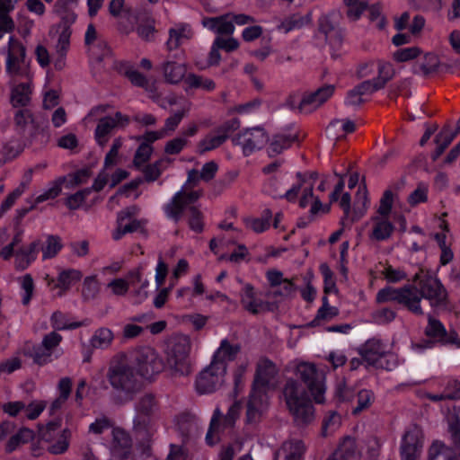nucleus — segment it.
Masks as SVG:
<instances>
[{
    "mask_svg": "<svg viewBox=\"0 0 460 460\" xmlns=\"http://www.w3.org/2000/svg\"><path fill=\"white\" fill-rule=\"evenodd\" d=\"M167 164L168 161L166 159H161L152 164L146 166L143 171L145 179L147 181H155L157 180L162 172L165 169Z\"/></svg>",
    "mask_w": 460,
    "mask_h": 460,
    "instance_id": "nucleus-54",
    "label": "nucleus"
},
{
    "mask_svg": "<svg viewBox=\"0 0 460 460\" xmlns=\"http://www.w3.org/2000/svg\"><path fill=\"white\" fill-rule=\"evenodd\" d=\"M138 377L132 363L123 358L113 360L107 372V379L111 387L128 400L140 388Z\"/></svg>",
    "mask_w": 460,
    "mask_h": 460,
    "instance_id": "nucleus-3",
    "label": "nucleus"
},
{
    "mask_svg": "<svg viewBox=\"0 0 460 460\" xmlns=\"http://www.w3.org/2000/svg\"><path fill=\"white\" fill-rule=\"evenodd\" d=\"M448 386L453 388V391L450 392L448 388H447L442 394H427L426 396L432 401H441L445 399H458L460 398V383L456 380L450 381L448 383Z\"/></svg>",
    "mask_w": 460,
    "mask_h": 460,
    "instance_id": "nucleus-56",
    "label": "nucleus"
},
{
    "mask_svg": "<svg viewBox=\"0 0 460 460\" xmlns=\"http://www.w3.org/2000/svg\"><path fill=\"white\" fill-rule=\"evenodd\" d=\"M394 196L395 194L391 190H385L375 213L391 217Z\"/></svg>",
    "mask_w": 460,
    "mask_h": 460,
    "instance_id": "nucleus-58",
    "label": "nucleus"
},
{
    "mask_svg": "<svg viewBox=\"0 0 460 460\" xmlns=\"http://www.w3.org/2000/svg\"><path fill=\"white\" fill-rule=\"evenodd\" d=\"M270 213L268 211L264 217L254 218L247 217L244 219V224L247 228L252 229L255 233H262L270 226Z\"/></svg>",
    "mask_w": 460,
    "mask_h": 460,
    "instance_id": "nucleus-57",
    "label": "nucleus"
},
{
    "mask_svg": "<svg viewBox=\"0 0 460 460\" xmlns=\"http://www.w3.org/2000/svg\"><path fill=\"white\" fill-rule=\"evenodd\" d=\"M266 279L270 286L267 293L269 297L282 301L291 296L296 291V286L292 279L284 278L283 273L278 270H269Z\"/></svg>",
    "mask_w": 460,
    "mask_h": 460,
    "instance_id": "nucleus-16",
    "label": "nucleus"
},
{
    "mask_svg": "<svg viewBox=\"0 0 460 460\" xmlns=\"http://www.w3.org/2000/svg\"><path fill=\"white\" fill-rule=\"evenodd\" d=\"M374 401V394L372 391L367 389H363L358 392L357 397V406L353 409V413L358 414L360 411L370 407Z\"/></svg>",
    "mask_w": 460,
    "mask_h": 460,
    "instance_id": "nucleus-60",
    "label": "nucleus"
},
{
    "mask_svg": "<svg viewBox=\"0 0 460 460\" xmlns=\"http://www.w3.org/2000/svg\"><path fill=\"white\" fill-rule=\"evenodd\" d=\"M31 176H32V170L30 169L26 173V177H27L26 181L22 182L13 191H12L6 197L4 201L2 203V205H1L2 213H4L7 210H9L13 206V204L16 202V200L23 194V192L27 189L29 182L31 181Z\"/></svg>",
    "mask_w": 460,
    "mask_h": 460,
    "instance_id": "nucleus-48",
    "label": "nucleus"
},
{
    "mask_svg": "<svg viewBox=\"0 0 460 460\" xmlns=\"http://www.w3.org/2000/svg\"><path fill=\"white\" fill-rule=\"evenodd\" d=\"M414 281H419L420 292L422 298L429 301L431 305L442 303L446 298V290L441 282L434 276L416 274Z\"/></svg>",
    "mask_w": 460,
    "mask_h": 460,
    "instance_id": "nucleus-21",
    "label": "nucleus"
},
{
    "mask_svg": "<svg viewBox=\"0 0 460 460\" xmlns=\"http://www.w3.org/2000/svg\"><path fill=\"white\" fill-rule=\"evenodd\" d=\"M199 191H187L185 186L177 191L165 205L164 212L167 217L178 222L185 210L189 211V226L197 233L203 230V219L200 211L193 206L199 199Z\"/></svg>",
    "mask_w": 460,
    "mask_h": 460,
    "instance_id": "nucleus-1",
    "label": "nucleus"
},
{
    "mask_svg": "<svg viewBox=\"0 0 460 460\" xmlns=\"http://www.w3.org/2000/svg\"><path fill=\"white\" fill-rule=\"evenodd\" d=\"M17 281L21 289L22 303L27 305L33 296L35 288L34 280L30 274H24L18 278Z\"/></svg>",
    "mask_w": 460,
    "mask_h": 460,
    "instance_id": "nucleus-50",
    "label": "nucleus"
},
{
    "mask_svg": "<svg viewBox=\"0 0 460 460\" xmlns=\"http://www.w3.org/2000/svg\"><path fill=\"white\" fill-rule=\"evenodd\" d=\"M428 199V186L424 183H420L418 187L409 195L408 203L414 207Z\"/></svg>",
    "mask_w": 460,
    "mask_h": 460,
    "instance_id": "nucleus-64",
    "label": "nucleus"
},
{
    "mask_svg": "<svg viewBox=\"0 0 460 460\" xmlns=\"http://www.w3.org/2000/svg\"><path fill=\"white\" fill-rule=\"evenodd\" d=\"M361 356L367 365L376 368L392 370L398 364L397 357L392 352V344L376 338L365 343Z\"/></svg>",
    "mask_w": 460,
    "mask_h": 460,
    "instance_id": "nucleus-6",
    "label": "nucleus"
},
{
    "mask_svg": "<svg viewBox=\"0 0 460 460\" xmlns=\"http://www.w3.org/2000/svg\"><path fill=\"white\" fill-rule=\"evenodd\" d=\"M239 350L240 347L238 345L230 344L226 340H223L219 348L215 351L211 362L223 365L225 371H226L227 362L234 360Z\"/></svg>",
    "mask_w": 460,
    "mask_h": 460,
    "instance_id": "nucleus-39",
    "label": "nucleus"
},
{
    "mask_svg": "<svg viewBox=\"0 0 460 460\" xmlns=\"http://www.w3.org/2000/svg\"><path fill=\"white\" fill-rule=\"evenodd\" d=\"M201 23L203 27L218 35H232L235 30L232 22V13L216 17H206Z\"/></svg>",
    "mask_w": 460,
    "mask_h": 460,
    "instance_id": "nucleus-25",
    "label": "nucleus"
},
{
    "mask_svg": "<svg viewBox=\"0 0 460 460\" xmlns=\"http://www.w3.org/2000/svg\"><path fill=\"white\" fill-rule=\"evenodd\" d=\"M395 74L394 68L392 64L387 62L379 63L378 65V76L373 80H369L375 91H377L385 86V84L391 80Z\"/></svg>",
    "mask_w": 460,
    "mask_h": 460,
    "instance_id": "nucleus-47",
    "label": "nucleus"
},
{
    "mask_svg": "<svg viewBox=\"0 0 460 460\" xmlns=\"http://www.w3.org/2000/svg\"><path fill=\"white\" fill-rule=\"evenodd\" d=\"M447 422L453 442L460 447V406L447 416Z\"/></svg>",
    "mask_w": 460,
    "mask_h": 460,
    "instance_id": "nucleus-49",
    "label": "nucleus"
},
{
    "mask_svg": "<svg viewBox=\"0 0 460 460\" xmlns=\"http://www.w3.org/2000/svg\"><path fill=\"white\" fill-rule=\"evenodd\" d=\"M401 288H395L392 287H385L380 289L376 296V301L378 304L396 302L400 304Z\"/></svg>",
    "mask_w": 460,
    "mask_h": 460,
    "instance_id": "nucleus-53",
    "label": "nucleus"
},
{
    "mask_svg": "<svg viewBox=\"0 0 460 460\" xmlns=\"http://www.w3.org/2000/svg\"><path fill=\"white\" fill-rule=\"evenodd\" d=\"M108 289L115 296H125L129 289V280L126 279H114L107 285Z\"/></svg>",
    "mask_w": 460,
    "mask_h": 460,
    "instance_id": "nucleus-63",
    "label": "nucleus"
},
{
    "mask_svg": "<svg viewBox=\"0 0 460 460\" xmlns=\"http://www.w3.org/2000/svg\"><path fill=\"white\" fill-rule=\"evenodd\" d=\"M241 303L248 312L259 314L270 309V305L256 296L254 288L245 284L241 293Z\"/></svg>",
    "mask_w": 460,
    "mask_h": 460,
    "instance_id": "nucleus-28",
    "label": "nucleus"
},
{
    "mask_svg": "<svg viewBox=\"0 0 460 460\" xmlns=\"http://www.w3.org/2000/svg\"><path fill=\"white\" fill-rule=\"evenodd\" d=\"M71 29L66 24H60L57 28L58 40L55 44V54L57 59L55 66L61 69L65 65V57L70 46Z\"/></svg>",
    "mask_w": 460,
    "mask_h": 460,
    "instance_id": "nucleus-26",
    "label": "nucleus"
},
{
    "mask_svg": "<svg viewBox=\"0 0 460 460\" xmlns=\"http://www.w3.org/2000/svg\"><path fill=\"white\" fill-rule=\"evenodd\" d=\"M192 36L191 29L186 24H178L169 30L167 49L173 50L188 41Z\"/></svg>",
    "mask_w": 460,
    "mask_h": 460,
    "instance_id": "nucleus-37",
    "label": "nucleus"
},
{
    "mask_svg": "<svg viewBox=\"0 0 460 460\" xmlns=\"http://www.w3.org/2000/svg\"><path fill=\"white\" fill-rule=\"evenodd\" d=\"M446 332L444 325L438 320L429 316L428 325L425 329V333L428 337L439 342Z\"/></svg>",
    "mask_w": 460,
    "mask_h": 460,
    "instance_id": "nucleus-52",
    "label": "nucleus"
},
{
    "mask_svg": "<svg viewBox=\"0 0 460 460\" xmlns=\"http://www.w3.org/2000/svg\"><path fill=\"white\" fill-rule=\"evenodd\" d=\"M61 341V335L55 332L47 334L42 340L41 346L34 353V361L44 365L58 358L61 355V350L57 349Z\"/></svg>",
    "mask_w": 460,
    "mask_h": 460,
    "instance_id": "nucleus-23",
    "label": "nucleus"
},
{
    "mask_svg": "<svg viewBox=\"0 0 460 460\" xmlns=\"http://www.w3.org/2000/svg\"><path fill=\"white\" fill-rule=\"evenodd\" d=\"M296 137L294 134L281 133L276 135L270 143L268 152L270 155L280 154L283 150L291 146L296 141Z\"/></svg>",
    "mask_w": 460,
    "mask_h": 460,
    "instance_id": "nucleus-44",
    "label": "nucleus"
},
{
    "mask_svg": "<svg viewBox=\"0 0 460 460\" xmlns=\"http://www.w3.org/2000/svg\"><path fill=\"white\" fill-rule=\"evenodd\" d=\"M239 127L235 119L228 120L206 135L197 145V152L203 155L219 147L228 138L231 132Z\"/></svg>",
    "mask_w": 460,
    "mask_h": 460,
    "instance_id": "nucleus-15",
    "label": "nucleus"
},
{
    "mask_svg": "<svg viewBox=\"0 0 460 460\" xmlns=\"http://www.w3.org/2000/svg\"><path fill=\"white\" fill-rule=\"evenodd\" d=\"M339 314V309L335 306H331L328 303L327 296L323 297V305L318 309L317 314L314 323L323 320L330 321Z\"/></svg>",
    "mask_w": 460,
    "mask_h": 460,
    "instance_id": "nucleus-59",
    "label": "nucleus"
},
{
    "mask_svg": "<svg viewBox=\"0 0 460 460\" xmlns=\"http://www.w3.org/2000/svg\"><path fill=\"white\" fill-rule=\"evenodd\" d=\"M334 93V86L328 84L319 88L314 93H305L301 97L290 96L288 104L292 110L301 112H311L324 103Z\"/></svg>",
    "mask_w": 460,
    "mask_h": 460,
    "instance_id": "nucleus-9",
    "label": "nucleus"
},
{
    "mask_svg": "<svg viewBox=\"0 0 460 460\" xmlns=\"http://www.w3.org/2000/svg\"><path fill=\"white\" fill-rule=\"evenodd\" d=\"M183 82L186 93L199 89L206 92H211L216 88V84L213 80L193 73H187Z\"/></svg>",
    "mask_w": 460,
    "mask_h": 460,
    "instance_id": "nucleus-40",
    "label": "nucleus"
},
{
    "mask_svg": "<svg viewBox=\"0 0 460 460\" xmlns=\"http://www.w3.org/2000/svg\"><path fill=\"white\" fill-rule=\"evenodd\" d=\"M226 371L223 365L211 362L196 378L195 388L198 394H211L220 388L225 383Z\"/></svg>",
    "mask_w": 460,
    "mask_h": 460,
    "instance_id": "nucleus-10",
    "label": "nucleus"
},
{
    "mask_svg": "<svg viewBox=\"0 0 460 460\" xmlns=\"http://www.w3.org/2000/svg\"><path fill=\"white\" fill-rule=\"evenodd\" d=\"M348 6V16L351 20H358L367 6V0H345Z\"/></svg>",
    "mask_w": 460,
    "mask_h": 460,
    "instance_id": "nucleus-61",
    "label": "nucleus"
},
{
    "mask_svg": "<svg viewBox=\"0 0 460 460\" xmlns=\"http://www.w3.org/2000/svg\"><path fill=\"white\" fill-rule=\"evenodd\" d=\"M161 71L166 83L178 84L187 75V66L184 63L168 60L162 64Z\"/></svg>",
    "mask_w": 460,
    "mask_h": 460,
    "instance_id": "nucleus-31",
    "label": "nucleus"
},
{
    "mask_svg": "<svg viewBox=\"0 0 460 460\" xmlns=\"http://www.w3.org/2000/svg\"><path fill=\"white\" fill-rule=\"evenodd\" d=\"M190 341L185 335H179L172 338L167 347V364L180 375L190 373Z\"/></svg>",
    "mask_w": 460,
    "mask_h": 460,
    "instance_id": "nucleus-8",
    "label": "nucleus"
},
{
    "mask_svg": "<svg viewBox=\"0 0 460 460\" xmlns=\"http://www.w3.org/2000/svg\"><path fill=\"white\" fill-rule=\"evenodd\" d=\"M313 188L314 180L312 177L297 173L295 181L286 190L283 191L279 188L267 190L276 198L285 199L291 203L298 202L301 208H305L311 204V213L316 214L322 209L323 205L320 199L314 197Z\"/></svg>",
    "mask_w": 460,
    "mask_h": 460,
    "instance_id": "nucleus-4",
    "label": "nucleus"
},
{
    "mask_svg": "<svg viewBox=\"0 0 460 460\" xmlns=\"http://www.w3.org/2000/svg\"><path fill=\"white\" fill-rule=\"evenodd\" d=\"M304 452L305 446L301 440H288L276 451L274 460H302Z\"/></svg>",
    "mask_w": 460,
    "mask_h": 460,
    "instance_id": "nucleus-32",
    "label": "nucleus"
},
{
    "mask_svg": "<svg viewBox=\"0 0 460 460\" xmlns=\"http://www.w3.org/2000/svg\"><path fill=\"white\" fill-rule=\"evenodd\" d=\"M375 92V87L372 86L370 81H364L348 93L345 104L353 108L358 107L368 95Z\"/></svg>",
    "mask_w": 460,
    "mask_h": 460,
    "instance_id": "nucleus-36",
    "label": "nucleus"
},
{
    "mask_svg": "<svg viewBox=\"0 0 460 460\" xmlns=\"http://www.w3.org/2000/svg\"><path fill=\"white\" fill-rule=\"evenodd\" d=\"M129 122L128 116L116 112L113 117H105L98 121L94 131L97 144L104 146L109 141V136L115 128L125 127Z\"/></svg>",
    "mask_w": 460,
    "mask_h": 460,
    "instance_id": "nucleus-22",
    "label": "nucleus"
},
{
    "mask_svg": "<svg viewBox=\"0 0 460 460\" xmlns=\"http://www.w3.org/2000/svg\"><path fill=\"white\" fill-rule=\"evenodd\" d=\"M5 74L12 82L22 78L31 81L32 72L26 58L25 46L16 38L9 37L6 47Z\"/></svg>",
    "mask_w": 460,
    "mask_h": 460,
    "instance_id": "nucleus-5",
    "label": "nucleus"
},
{
    "mask_svg": "<svg viewBox=\"0 0 460 460\" xmlns=\"http://www.w3.org/2000/svg\"><path fill=\"white\" fill-rule=\"evenodd\" d=\"M153 147L148 143H142L134 156V165L137 168L143 166L150 158Z\"/></svg>",
    "mask_w": 460,
    "mask_h": 460,
    "instance_id": "nucleus-62",
    "label": "nucleus"
},
{
    "mask_svg": "<svg viewBox=\"0 0 460 460\" xmlns=\"http://www.w3.org/2000/svg\"><path fill=\"white\" fill-rule=\"evenodd\" d=\"M423 447V433L420 427L413 425L407 429L401 442L402 460H418Z\"/></svg>",
    "mask_w": 460,
    "mask_h": 460,
    "instance_id": "nucleus-17",
    "label": "nucleus"
},
{
    "mask_svg": "<svg viewBox=\"0 0 460 460\" xmlns=\"http://www.w3.org/2000/svg\"><path fill=\"white\" fill-rule=\"evenodd\" d=\"M286 405L298 425L309 424L314 420V409L304 386L294 379H288L283 388Z\"/></svg>",
    "mask_w": 460,
    "mask_h": 460,
    "instance_id": "nucleus-2",
    "label": "nucleus"
},
{
    "mask_svg": "<svg viewBox=\"0 0 460 460\" xmlns=\"http://www.w3.org/2000/svg\"><path fill=\"white\" fill-rule=\"evenodd\" d=\"M62 248L61 239L56 235H49L41 247L42 259L48 260L55 257Z\"/></svg>",
    "mask_w": 460,
    "mask_h": 460,
    "instance_id": "nucleus-51",
    "label": "nucleus"
},
{
    "mask_svg": "<svg viewBox=\"0 0 460 460\" xmlns=\"http://www.w3.org/2000/svg\"><path fill=\"white\" fill-rule=\"evenodd\" d=\"M130 438L122 429L113 430V441L111 445V456L115 460H123L130 452Z\"/></svg>",
    "mask_w": 460,
    "mask_h": 460,
    "instance_id": "nucleus-33",
    "label": "nucleus"
},
{
    "mask_svg": "<svg viewBox=\"0 0 460 460\" xmlns=\"http://www.w3.org/2000/svg\"><path fill=\"white\" fill-rule=\"evenodd\" d=\"M421 299L420 292L413 285H406L401 288L400 305H402L415 314H423L420 306Z\"/></svg>",
    "mask_w": 460,
    "mask_h": 460,
    "instance_id": "nucleus-30",
    "label": "nucleus"
},
{
    "mask_svg": "<svg viewBox=\"0 0 460 460\" xmlns=\"http://www.w3.org/2000/svg\"><path fill=\"white\" fill-rule=\"evenodd\" d=\"M81 271L77 270H66L58 274L57 288H59V296H62L73 285L82 279Z\"/></svg>",
    "mask_w": 460,
    "mask_h": 460,
    "instance_id": "nucleus-43",
    "label": "nucleus"
},
{
    "mask_svg": "<svg viewBox=\"0 0 460 460\" xmlns=\"http://www.w3.org/2000/svg\"><path fill=\"white\" fill-rule=\"evenodd\" d=\"M137 212V208L133 207L121 211L118 215L117 227L112 233L114 240H119L124 234L136 232L143 227L144 221L134 217Z\"/></svg>",
    "mask_w": 460,
    "mask_h": 460,
    "instance_id": "nucleus-24",
    "label": "nucleus"
},
{
    "mask_svg": "<svg viewBox=\"0 0 460 460\" xmlns=\"http://www.w3.org/2000/svg\"><path fill=\"white\" fill-rule=\"evenodd\" d=\"M268 135L261 127L247 128L234 137L233 142L240 146L244 155H250L268 142Z\"/></svg>",
    "mask_w": 460,
    "mask_h": 460,
    "instance_id": "nucleus-18",
    "label": "nucleus"
},
{
    "mask_svg": "<svg viewBox=\"0 0 460 460\" xmlns=\"http://www.w3.org/2000/svg\"><path fill=\"white\" fill-rule=\"evenodd\" d=\"M332 455L341 460H359L356 441L350 437L345 438Z\"/></svg>",
    "mask_w": 460,
    "mask_h": 460,
    "instance_id": "nucleus-42",
    "label": "nucleus"
},
{
    "mask_svg": "<svg viewBox=\"0 0 460 460\" xmlns=\"http://www.w3.org/2000/svg\"><path fill=\"white\" fill-rule=\"evenodd\" d=\"M40 243L38 240L18 250L15 253V268L23 270L27 269L37 258Z\"/></svg>",
    "mask_w": 460,
    "mask_h": 460,
    "instance_id": "nucleus-34",
    "label": "nucleus"
},
{
    "mask_svg": "<svg viewBox=\"0 0 460 460\" xmlns=\"http://www.w3.org/2000/svg\"><path fill=\"white\" fill-rule=\"evenodd\" d=\"M268 403L267 394L255 393L252 391L250 400L247 404L246 419L247 424H255L260 420L262 411Z\"/></svg>",
    "mask_w": 460,
    "mask_h": 460,
    "instance_id": "nucleus-29",
    "label": "nucleus"
},
{
    "mask_svg": "<svg viewBox=\"0 0 460 460\" xmlns=\"http://www.w3.org/2000/svg\"><path fill=\"white\" fill-rule=\"evenodd\" d=\"M114 335L111 330L102 327L97 329L90 339L91 346L94 349H104L110 347Z\"/></svg>",
    "mask_w": 460,
    "mask_h": 460,
    "instance_id": "nucleus-45",
    "label": "nucleus"
},
{
    "mask_svg": "<svg viewBox=\"0 0 460 460\" xmlns=\"http://www.w3.org/2000/svg\"><path fill=\"white\" fill-rule=\"evenodd\" d=\"M367 236L370 243L389 241L396 229L391 217L374 213L366 222Z\"/></svg>",
    "mask_w": 460,
    "mask_h": 460,
    "instance_id": "nucleus-11",
    "label": "nucleus"
},
{
    "mask_svg": "<svg viewBox=\"0 0 460 460\" xmlns=\"http://www.w3.org/2000/svg\"><path fill=\"white\" fill-rule=\"evenodd\" d=\"M242 405L239 402L233 403L226 415L224 418V422H220L221 411L219 409H216L214 415L211 419L210 427L206 436V440L208 445L216 444L220 437L219 434L222 430L227 428H232L239 417Z\"/></svg>",
    "mask_w": 460,
    "mask_h": 460,
    "instance_id": "nucleus-13",
    "label": "nucleus"
},
{
    "mask_svg": "<svg viewBox=\"0 0 460 460\" xmlns=\"http://www.w3.org/2000/svg\"><path fill=\"white\" fill-rule=\"evenodd\" d=\"M155 411L156 403L155 397L151 394L143 395L136 407L135 430L137 432L151 431L155 420Z\"/></svg>",
    "mask_w": 460,
    "mask_h": 460,
    "instance_id": "nucleus-14",
    "label": "nucleus"
},
{
    "mask_svg": "<svg viewBox=\"0 0 460 460\" xmlns=\"http://www.w3.org/2000/svg\"><path fill=\"white\" fill-rule=\"evenodd\" d=\"M355 123L349 119H334L326 128L328 137L338 139L355 130Z\"/></svg>",
    "mask_w": 460,
    "mask_h": 460,
    "instance_id": "nucleus-41",
    "label": "nucleus"
},
{
    "mask_svg": "<svg viewBox=\"0 0 460 460\" xmlns=\"http://www.w3.org/2000/svg\"><path fill=\"white\" fill-rule=\"evenodd\" d=\"M128 279L129 280V288H132L134 302L140 304L145 301L148 296L147 288L149 287V280L144 277L139 269L129 271Z\"/></svg>",
    "mask_w": 460,
    "mask_h": 460,
    "instance_id": "nucleus-27",
    "label": "nucleus"
},
{
    "mask_svg": "<svg viewBox=\"0 0 460 460\" xmlns=\"http://www.w3.org/2000/svg\"><path fill=\"white\" fill-rule=\"evenodd\" d=\"M217 170L218 166L214 161L208 162L202 166L200 172L196 170L190 171L188 173L187 182L183 186L186 187L188 183L197 181L199 179L209 181L214 178Z\"/></svg>",
    "mask_w": 460,
    "mask_h": 460,
    "instance_id": "nucleus-46",
    "label": "nucleus"
},
{
    "mask_svg": "<svg viewBox=\"0 0 460 460\" xmlns=\"http://www.w3.org/2000/svg\"><path fill=\"white\" fill-rule=\"evenodd\" d=\"M131 363L138 376L148 380L162 373L165 367L163 358L151 347L136 349Z\"/></svg>",
    "mask_w": 460,
    "mask_h": 460,
    "instance_id": "nucleus-7",
    "label": "nucleus"
},
{
    "mask_svg": "<svg viewBox=\"0 0 460 460\" xmlns=\"http://www.w3.org/2000/svg\"><path fill=\"white\" fill-rule=\"evenodd\" d=\"M164 108L177 105L180 110L174 112L172 116L166 119L164 128H162L165 135L168 136L173 132L181 123V119L190 111L191 102L183 96H177L175 94H169L164 101L160 102Z\"/></svg>",
    "mask_w": 460,
    "mask_h": 460,
    "instance_id": "nucleus-19",
    "label": "nucleus"
},
{
    "mask_svg": "<svg viewBox=\"0 0 460 460\" xmlns=\"http://www.w3.org/2000/svg\"><path fill=\"white\" fill-rule=\"evenodd\" d=\"M11 102L14 107H24L31 101L32 93L31 81L26 80L22 83L12 82Z\"/></svg>",
    "mask_w": 460,
    "mask_h": 460,
    "instance_id": "nucleus-35",
    "label": "nucleus"
},
{
    "mask_svg": "<svg viewBox=\"0 0 460 460\" xmlns=\"http://www.w3.org/2000/svg\"><path fill=\"white\" fill-rule=\"evenodd\" d=\"M294 374L306 385L316 403L324 402L326 388L323 381L318 378L317 370L314 364L300 362L296 366Z\"/></svg>",
    "mask_w": 460,
    "mask_h": 460,
    "instance_id": "nucleus-12",
    "label": "nucleus"
},
{
    "mask_svg": "<svg viewBox=\"0 0 460 460\" xmlns=\"http://www.w3.org/2000/svg\"><path fill=\"white\" fill-rule=\"evenodd\" d=\"M51 325L56 330L75 329L81 325L78 322L70 321L65 314L56 312L51 316Z\"/></svg>",
    "mask_w": 460,
    "mask_h": 460,
    "instance_id": "nucleus-55",
    "label": "nucleus"
},
{
    "mask_svg": "<svg viewBox=\"0 0 460 460\" xmlns=\"http://www.w3.org/2000/svg\"><path fill=\"white\" fill-rule=\"evenodd\" d=\"M278 374L276 366L269 359L261 358L257 364L252 392L266 394L270 389L276 385L275 378Z\"/></svg>",
    "mask_w": 460,
    "mask_h": 460,
    "instance_id": "nucleus-20",
    "label": "nucleus"
},
{
    "mask_svg": "<svg viewBox=\"0 0 460 460\" xmlns=\"http://www.w3.org/2000/svg\"><path fill=\"white\" fill-rule=\"evenodd\" d=\"M428 460H459L454 448L440 440H435L428 450Z\"/></svg>",
    "mask_w": 460,
    "mask_h": 460,
    "instance_id": "nucleus-38",
    "label": "nucleus"
}]
</instances>
